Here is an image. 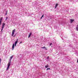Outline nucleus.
I'll list each match as a JSON object with an SVG mask.
<instances>
[{
  "instance_id": "nucleus-22",
  "label": "nucleus",
  "mask_w": 78,
  "mask_h": 78,
  "mask_svg": "<svg viewBox=\"0 0 78 78\" xmlns=\"http://www.w3.org/2000/svg\"><path fill=\"white\" fill-rule=\"evenodd\" d=\"M7 14V13H6L5 15H6Z\"/></svg>"
},
{
  "instance_id": "nucleus-15",
  "label": "nucleus",
  "mask_w": 78,
  "mask_h": 78,
  "mask_svg": "<svg viewBox=\"0 0 78 78\" xmlns=\"http://www.w3.org/2000/svg\"><path fill=\"white\" fill-rule=\"evenodd\" d=\"M22 42H20V43H19V44H22Z\"/></svg>"
},
{
  "instance_id": "nucleus-17",
  "label": "nucleus",
  "mask_w": 78,
  "mask_h": 78,
  "mask_svg": "<svg viewBox=\"0 0 78 78\" xmlns=\"http://www.w3.org/2000/svg\"><path fill=\"white\" fill-rule=\"evenodd\" d=\"M0 63H1V59H0Z\"/></svg>"
},
{
  "instance_id": "nucleus-10",
  "label": "nucleus",
  "mask_w": 78,
  "mask_h": 78,
  "mask_svg": "<svg viewBox=\"0 0 78 78\" xmlns=\"http://www.w3.org/2000/svg\"><path fill=\"white\" fill-rule=\"evenodd\" d=\"M76 30L77 31H78V25L77 26V27L76 28Z\"/></svg>"
},
{
  "instance_id": "nucleus-21",
  "label": "nucleus",
  "mask_w": 78,
  "mask_h": 78,
  "mask_svg": "<svg viewBox=\"0 0 78 78\" xmlns=\"http://www.w3.org/2000/svg\"><path fill=\"white\" fill-rule=\"evenodd\" d=\"M7 19V18H6V20Z\"/></svg>"
},
{
  "instance_id": "nucleus-5",
  "label": "nucleus",
  "mask_w": 78,
  "mask_h": 78,
  "mask_svg": "<svg viewBox=\"0 0 78 78\" xmlns=\"http://www.w3.org/2000/svg\"><path fill=\"white\" fill-rule=\"evenodd\" d=\"M14 48V44H13L12 46V50H13Z\"/></svg>"
},
{
  "instance_id": "nucleus-19",
  "label": "nucleus",
  "mask_w": 78,
  "mask_h": 78,
  "mask_svg": "<svg viewBox=\"0 0 78 78\" xmlns=\"http://www.w3.org/2000/svg\"><path fill=\"white\" fill-rule=\"evenodd\" d=\"M8 13V10H7V12H6V13Z\"/></svg>"
},
{
  "instance_id": "nucleus-13",
  "label": "nucleus",
  "mask_w": 78,
  "mask_h": 78,
  "mask_svg": "<svg viewBox=\"0 0 78 78\" xmlns=\"http://www.w3.org/2000/svg\"><path fill=\"white\" fill-rule=\"evenodd\" d=\"M46 70H50V68H47Z\"/></svg>"
},
{
  "instance_id": "nucleus-7",
  "label": "nucleus",
  "mask_w": 78,
  "mask_h": 78,
  "mask_svg": "<svg viewBox=\"0 0 78 78\" xmlns=\"http://www.w3.org/2000/svg\"><path fill=\"white\" fill-rule=\"evenodd\" d=\"M70 21H71V23H72L74 21V20L73 19H71L70 20Z\"/></svg>"
},
{
  "instance_id": "nucleus-1",
  "label": "nucleus",
  "mask_w": 78,
  "mask_h": 78,
  "mask_svg": "<svg viewBox=\"0 0 78 78\" xmlns=\"http://www.w3.org/2000/svg\"><path fill=\"white\" fill-rule=\"evenodd\" d=\"M13 56L14 55H12L10 57V60L9 61V62L7 68L6 70H8L9 69V66H10V64H11V59H12V58H13Z\"/></svg>"
},
{
  "instance_id": "nucleus-2",
  "label": "nucleus",
  "mask_w": 78,
  "mask_h": 78,
  "mask_svg": "<svg viewBox=\"0 0 78 78\" xmlns=\"http://www.w3.org/2000/svg\"><path fill=\"white\" fill-rule=\"evenodd\" d=\"M5 23H2V29L1 30L2 32L3 31V28H4V27H5Z\"/></svg>"
},
{
  "instance_id": "nucleus-12",
  "label": "nucleus",
  "mask_w": 78,
  "mask_h": 78,
  "mask_svg": "<svg viewBox=\"0 0 78 78\" xmlns=\"http://www.w3.org/2000/svg\"><path fill=\"white\" fill-rule=\"evenodd\" d=\"M48 67V65H46V66H45V68H47Z\"/></svg>"
},
{
  "instance_id": "nucleus-8",
  "label": "nucleus",
  "mask_w": 78,
  "mask_h": 78,
  "mask_svg": "<svg viewBox=\"0 0 78 78\" xmlns=\"http://www.w3.org/2000/svg\"><path fill=\"white\" fill-rule=\"evenodd\" d=\"M31 34H32V33H30L29 34V36L28 37V38L30 37V36H31Z\"/></svg>"
},
{
  "instance_id": "nucleus-20",
  "label": "nucleus",
  "mask_w": 78,
  "mask_h": 78,
  "mask_svg": "<svg viewBox=\"0 0 78 78\" xmlns=\"http://www.w3.org/2000/svg\"><path fill=\"white\" fill-rule=\"evenodd\" d=\"M41 19H42V17H41Z\"/></svg>"
},
{
  "instance_id": "nucleus-18",
  "label": "nucleus",
  "mask_w": 78,
  "mask_h": 78,
  "mask_svg": "<svg viewBox=\"0 0 78 78\" xmlns=\"http://www.w3.org/2000/svg\"><path fill=\"white\" fill-rule=\"evenodd\" d=\"M49 58V56L48 57L47 59H48Z\"/></svg>"
},
{
  "instance_id": "nucleus-6",
  "label": "nucleus",
  "mask_w": 78,
  "mask_h": 78,
  "mask_svg": "<svg viewBox=\"0 0 78 78\" xmlns=\"http://www.w3.org/2000/svg\"><path fill=\"white\" fill-rule=\"evenodd\" d=\"M2 19H3V17H1L0 19V25H1V23H2Z\"/></svg>"
},
{
  "instance_id": "nucleus-3",
  "label": "nucleus",
  "mask_w": 78,
  "mask_h": 78,
  "mask_svg": "<svg viewBox=\"0 0 78 78\" xmlns=\"http://www.w3.org/2000/svg\"><path fill=\"white\" fill-rule=\"evenodd\" d=\"M16 31V29H14L12 31V36H13V37H14V33H15V31Z\"/></svg>"
},
{
  "instance_id": "nucleus-14",
  "label": "nucleus",
  "mask_w": 78,
  "mask_h": 78,
  "mask_svg": "<svg viewBox=\"0 0 78 78\" xmlns=\"http://www.w3.org/2000/svg\"><path fill=\"white\" fill-rule=\"evenodd\" d=\"M51 45H52V43H51L50 44V46H51Z\"/></svg>"
},
{
  "instance_id": "nucleus-4",
  "label": "nucleus",
  "mask_w": 78,
  "mask_h": 78,
  "mask_svg": "<svg viewBox=\"0 0 78 78\" xmlns=\"http://www.w3.org/2000/svg\"><path fill=\"white\" fill-rule=\"evenodd\" d=\"M17 42H18V39H17L16 41L15 42V47L16 46L17 44Z\"/></svg>"
},
{
  "instance_id": "nucleus-11",
  "label": "nucleus",
  "mask_w": 78,
  "mask_h": 78,
  "mask_svg": "<svg viewBox=\"0 0 78 78\" xmlns=\"http://www.w3.org/2000/svg\"><path fill=\"white\" fill-rule=\"evenodd\" d=\"M41 48H42V49H43V48H44V49L45 48V49H46V50H47V49L45 47H41Z\"/></svg>"
},
{
  "instance_id": "nucleus-9",
  "label": "nucleus",
  "mask_w": 78,
  "mask_h": 78,
  "mask_svg": "<svg viewBox=\"0 0 78 78\" xmlns=\"http://www.w3.org/2000/svg\"><path fill=\"white\" fill-rule=\"evenodd\" d=\"M58 6V4H56V5H55V8H56V7H57V6Z\"/></svg>"
},
{
  "instance_id": "nucleus-16",
  "label": "nucleus",
  "mask_w": 78,
  "mask_h": 78,
  "mask_svg": "<svg viewBox=\"0 0 78 78\" xmlns=\"http://www.w3.org/2000/svg\"><path fill=\"white\" fill-rule=\"evenodd\" d=\"M44 17V15H43L41 16L42 17Z\"/></svg>"
}]
</instances>
